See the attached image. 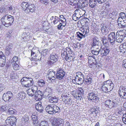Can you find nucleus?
I'll return each instance as SVG.
<instances>
[{
	"mask_svg": "<svg viewBox=\"0 0 126 126\" xmlns=\"http://www.w3.org/2000/svg\"><path fill=\"white\" fill-rule=\"evenodd\" d=\"M1 21L5 26L8 27L12 24L14 21V18L11 15L7 14L2 17Z\"/></svg>",
	"mask_w": 126,
	"mask_h": 126,
	"instance_id": "1",
	"label": "nucleus"
},
{
	"mask_svg": "<svg viewBox=\"0 0 126 126\" xmlns=\"http://www.w3.org/2000/svg\"><path fill=\"white\" fill-rule=\"evenodd\" d=\"M45 110L47 113L51 114H55L60 111V108L53 104L48 105L46 107Z\"/></svg>",
	"mask_w": 126,
	"mask_h": 126,
	"instance_id": "2",
	"label": "nucleus"
},
{
	"mask_svg": "<svg viewBox=\"0 0 126 126\" xmlns=\"http://www.w3.org/2000/svg\"><path fill=\"white\" fill-rule=\"evenodd\" d=\"M114 84L111 81L108 80L104 81L101 88L102 91L106 92L108 91H111L113 87Z\"/></svg>",
	"mask_w": 126,
	"mask_h": 126,
	"instance_id": "3",
	"label": "nucleus"
},
{
	"mask_svg": "<svg viewBox=\"0 0 126 126\" xmlns=\"http://www.w3.org/2000/svg\"><path fill=\"white\" fill-rule=\"evenodd\" d=\"M21 82L24 87L29 88L32 86L34 84L32 79L31 78L24 77L21 79Z\"/></svg>",
	"mask_w": 126,
	"mask_h": 126,
	"instance_id": "4",
	"label": "nucleus"
},
{
	"mask_svg": "<svg viewBox=\"0 0 126 126\" xmlns=\"http://www.w3.org/2000/svg\"><path fill=\"white\" fill-rule=\"evenodd\" d=\"M98 96V92L93 91L88 93L87 97L89 101L94 102L99 100V98Z\"/></svg>",
	"mask_w": 126,
	"mask_h": 126,
	"instance_id": "5",
	"label": "nucleus"
},
{
	"mask_svg": "<svg viewBox=\"0 0 126 126\" xmlns=\"http://www.w3.org/2000/svg\"><path fill=\"white\" fill-rule=\"evenodd\" d=\"M13 96L12 93L10 91H8L3 94L2 96V98L5 101L10 102L13 99Z\"/></svg>",
	"mask_w": 126,
	"mask_h": 126,
	"instance_id": "6",
	"label": "nucleus"
},
{
	"mask_svg": "<svg viewBox=\"0 0 126 126\" xmlns=\"http://www.w3.org/2000/svg\"><path fill=\"white\" fill-rule=\"evenodd\" d=\"M58 58V56L56 54L54 53H52L49 57L48 64L50 65L53 64L57 61Z\"/></svg>",
	"mask_w": 126,
	"mask_h": 126,
	"instance_id": "7",
	"label": "nucleus"
},
{
	"mask_svg": "<svg viewBox=\"0 0 126 126\" xmlns=\"http://www.w3.org/2000/svg\"><path fill=\"white\" fill-rule=\"evenodd\" d=\"M119 94L120 97L126 99V88L123 86H121L119 90Z\"/></svg>",
	"mask_w": 126,
	"mask_h": 126,
	"instance_id": "8",
	"label": "nucleus"
},
{
	"mask_svg": "<svg viewBox=\"0 0 126 126\" xmlns=\"http://www.w3.org/2000/svg\"><path fill=\"white\" fill-rule=\"evenodd\" d=\"M53 126H63L64 125V121L61 118H58L54 120L52 123Z\"/></svg>",
	"mask_w": 126,
	"mask_h": 126,
	"instance_id": "9",
	"label": "nucleus"
},
{
	"mask_svg": "<svg viewBox=\"0 0 126 126\" xmlns=\"http://www.w3.org/2000/svg\"><path fill=\"white\" fill-rule=\"evenodd\" d=\"M115 33L114 32L110 33L108 36V41L112 45L115 43Z\"/></svg>",
	"mask_w": 126,
	"mask_h": 126,
	"instance_id": "10",
	"label": "nucleus"
},
{
	"mask_svg": "<svg viewBox=\"0 0 126 126\" xmlns=\"http://www.w3.org/2000/svg\"><path fill=\"white\" fill-rule=\"evenodd\" d=\"M65 73L64 71L61 69H58L57 70L56 74V78L59 80L62 79L65 76Z\"/></svg>",
	"mask_w": 126,
	"mask_h": 126,
	"instance_id": "11",
	"label": "nucleus"
},
{
	"mask_svg": "<svg viewBox=\"0 0 126 126\" xmlns=\"http://www.w3.org/2000/svg\"><path fill=\"white\" fill-rule=\"evenodd\" d=\"M6 57L2 52L0 51V66L3 67L5 63Z\"/></svg>",
	"mask_w": 126,
	"mask_h": 126,
	"instance_id": "12",
	"label": "nucleus"
},
{
	"mask_svg": "<svg viewBox=\"0 0 126 126\" xmlns=\"http://www.w3.org/2000/svg\"><path fill=\"white\" fill-rule=\"evenodd\" d=\"M100 50V54L102 56H106L109 54L110 51L109 48L107 47H103Z\"/></svg>",
	"mask_w": 126,
	"mask_h": 126,
	"instance_id": "13",
	"label": "nucleus"
},
{
	"mask_svg": "<svg viewBox=\"0 0 126 126\" xmlns=\"http://www.w3.org/2000/svg\"><path fill=\"white\" fill-rule=\"evenodd\" d=\"M55 72L54 71H50L47 75L49 80L52 82V80L54 81L56 78V77L55 76Z\"/></svg>",
	"mask_w": 126,
	"mask_h": 126,
	"instance_id": "14",
	"label": "nucleus"
},
{
	"mask_svg": "<svg viewBox=\"0 0 126 126\" xmlns=\"http://www.w3.org/2000/svg\"><path fill=\"white\" fill-rule=\"evenodd\" d=\"M62 97L63 99L62 100L65 102L66 104L69 105L72 104L73 102L72 101L69 97L66 96H64V95H62Z\"/></svg>",
	"mask_w": 126,
	"mask_h": 126,
	"instance_id": "15",
	"label": "nucleus"
},
{
	"mask_svg": "<svg viewBox=\"0 0 126 126\" xmlns=\"http://www.w3.org/2000/svg\"><path fill=\"white\" fill-rule=\"evenodd\" d=\"M35 8L33 4H29L28 5L27 8L25 10V12L27 13H29L30 12L32 13L35 11Z\"/></svg>",
	"mask_w": 126,
	"mask_h": 126,
	"instance_id": "16",
	"label": "nucleus"
},
{
	"mask_svg": "<svg viewBox=\"0 0 126 126\" xmlns=\"http://www.w3.org/2000/svg\"><path fill=\"white\" fill-rule=\"evenodd\" d=\"M117 35L120 36L121 38L124 39L126 37V31L124 30H121L118 31L116 33Z\"/></svg>",
	"mask_w": 126,
	"mask_h": 126,
	"instance_id": "17",
	"label": "nucleus"
},
{
	"mask_svg": "<svg viewBox=\"0 0 126 126\" xmlns=\"http://www.w3.org/2000/svg\"><path fill=\"white\" fill-rule=\"evenodd\" d=\"M73 83L76 84L81 85L84 82V79L75 78L72 80Z\"/></svg>",
	"mask_w": 126,
	"mask_h": 126,
	"instance_id": "18",
	"label": "nucleus"
},
{
	"mask_svg": "<svg viewBox=\"0 0 126 126\" xmlns=\"http://www.w3.org/2000/svg\"><path fill=\"white\" fill-rule=\"evenodd\" d=\"M42 103L39 101L35 104V108L38 111L41 112L43 111V107L41 105Z\"/></svg>",
	"mask_w": 126,
	"mask_h": 126,
	"instance_id": "19",
	"label": "nucleus"
},
{
	"mask_svg": "<svg viewBox=\"0 0 126 126\" xmlns=\"http://www.w3.org/2000/svg\"><path fill=\"white\" fill-rule=\"evenodd\" d=\"M12 44H9V45L6 46L5 49V52L8 55L11 54L12 49Z\"/></svg>",
	"mask_w": 126,
	"mask_h": 126,
	"instance_id": "20",
	"label": "nucleus"
},
{
	"mask_svg": "<svg viewBox=\"0 0 126 126\" xmlns=\"http://www.w3.org/2000/svg\"><path fill=\"white\" fill-rule=\"evenodd\" d=\"M49 102L51 103H57L58 101V99L55 96H49L48 98Z\"/></svg>",
	"mask_w": 126,
	"mask_h": 126,
	"instance_id": "21",
	"label": "nucleus"
},
{
	"mask_svg": "<svg viewBox=\"0 0 126 126\" xmlns=\"http://www.w3.org/2000/svg\"><path fill=\"white\" fill-rule=\"evenodd\" d=\"M124 19L121 20L120 22H118V26L119 27L123 28L126 27V18Z\"/></svg>",
	"mask_w": 126,
	"mask_h": 126,
	"instance_id": "22",
	"label": "nucleus"
},
{
	"mask_svg": "<svg viewBox=\"0 0 126 126\" xmlns=\"http://www.w3.org/2000/svg\"><path fill=\"white\" fill-rule=\"evenodd\" d=\"M97 0H89V4L91 8L94 7L97 4Z\"/></svg>",
	"mask_w": 126,
	"mask_h": 126,
	"instance_id": "23",
	"label": "nucleus"
},
{
	"mask_svg": "<svg viewBox=\"0 0 126 126\" xmlns=\"http://www.w3.org/2000/svg\"><path fill=\"white\" fill-rule=\"evenodd\" d=\"M102 48L101 46L97 45L94 46H92L91 48V50H101Z\"/></svg>",
	"mask_w": 126,
	"mask_h": 126,
	"instance_id": "24",
	"label": "nucleus"
},
{
	"mask_svg": "<svg viewBox=\"0 0 126 126\" xmlns=\"http://www.w3.org/2000/svg\"><path fill=\"white\" fill-rule=\"evenodd\" d=\"M99 41L98 40L97 38L96 37H94L93 40V43L92 46L99 45Z\"/></svg>",
	"mask_w": 126,
	"mask_h": 126,
	"instance_id": "25",
	"label": "nucleus"
},
{
	"mask_svg": "<svg viewBox=\"0 0 126 126\" xmlns=\"http://www.w3.org/2000/svg\"><path fill=\"white\" fill-rule=\"evenodd\" d=\"M33 57H34V58H33V59H35V60L36 61H40L41 60V54L40 53H38L37 54H35L34 56H33Z\"/></svg>",
	"mask_w": 126,
	"mask_h": 126,
	"instance_id": "26",
	"label": "nucleus"
},
{
	"mask_svg": "<svg viewBox=\"0 0 126 126\" xmlns=\"http://www.w3.org/2000/svg\"><path fill=\"white\" fill-rule=\"evenodd\" d=\"M26 94L24 93L21 92L18 93L17 95V97H19V99H24L25 98L26 96Z\"/></svg>",
	"mask_w": 126,
	"mask_h": 126,
	"instance_id": "27",
	"label": "nucleus"
},
{
	"mask_svg": "<svg viewBox=\"0 0 126 126\" xmlns=\"http://www.w3.org/2000/svg\"><path fill=\"white\" fill-rule=\"evenodd\" d=\"M85 33V34H83L82 33L79 32H77L76 33V35L77 37L78 38H79L80 39H81L83 38H85V35L86 33H87V32H84Z\"/></svg>",
	"mask_w": 126,
	"mask_h": 126,
	"instance_id": "28",
	"label": "nucleus"
},
{
	"mask_svg": "<svg viewBox=\"0 0 126 126\" xmlns=\"http://www.w3.org/2000/svg\"><path fill=\"white\" fill-rule=\"evenodd\" d=\"M16 110L13 108H10L8 110L7 114L9 115H13L16 113Z\"/></svg>",
	"mask_w": 126,
	"mask_h": 126,
	"instance_id": "29",
	"label": "nucleus"
},
{
	"mask_svg": "<svg viewBox=\"0 0 126 126\" xmlns=\"http://www.w3.org/2000/svg\"><path fill=\"white\" fill-rule=\"evenodd\" d=\"M15 119V117H12L11 118H8V119L6 120V124L9 125H11V121L13 120L14 121Z\"/></svg>",
	"mask_w": 126,
	"mask_h": 126,
	"instance_id": "30",
	"label": "nucleus"
},
{
	"mask_svg": "<svg viewBox=\"0 0 126 126\" xmlns=\"http://www.w3.org/2000/svg\"><path fill=\"white\" fill-rule=\"evenodd\" d=\"M20 59L17 56H15L13 58L11 63H19Z\"/></svg>",
	"mask_w": 126,
	"mask_h": 126,
	"instance_id": "31",
	"label": "nucleus"
},
{
	"mask_svg": "<svg viewBox=\"0 0 126 126\" xmlns=\"http://www.w3.org/2000/svg\"><path fill=\"white\" fill-rule=\"evenodd\" d=\"M75 78L84 79V75L81 72H78L76 73Z\"/></svg>",
	"mask_w": 126,
	"mask_h": 126,
	"instance_id": "32",
	"label": "nucleus"
},
{
	"mask_svg": "<svg viewBox=\"0 0 126 126\" xmlns=\"http://www.w3.org/2000/svg\"><path fill=\"white\" fill-rule=\"evenodd\" d=\"M35 97V100L37 101H40L42 99V96L41 94H40L38 93V92L34 95Z\"/></svg>",
	"mask_w": 126,
	"mask_h": 126,
	"instance_id": "33",
	"label": "nucleus"
},
{
	"mask_svg": "<svg viewBox=\"0 0 126 126\" xmlns=\"http://www.w3.org/2000/svg\"><path fill=\"white\" fill-rule=\"evenodd\" d=\"M12 64L13 68L15 70H17L20 68V66L18 65L19 63H12Z\"/></svg>",
	"mask_w": 126,
	"mask_h": 126,
	"instance_id": "34",
	"label": "nucleus"
},
{
	"mask_svg": "<svg viewBox=\"0 0 126 126\" xmlns=\"http://www.w3.org/2000/svg\"><path fill=\"white\" fill-rule=\"evenodd\" d=\"M66 24V22H65L64 25H63L64 23L62 24L61 23H59V24L57 26V29L59 30L63 29V28L65 26Z\"/></svg>",
	"mask_w": 126,
	"mask_h": 126,
	"instance_id": "35",
	"label": "nucleus"
},
{
	"mask_svg": "<svg viewBox=\"0 0 126 126\" xmlns=\"http://www.w3.org/2000/svg\"><path fill=\"white\" fill-rule=\"evenodd\" d=\"M28 5V3H27L23 2L21 4V6L23 9H24V10H25L27 9V8Z\"/></svg>",
	"mask_w": 126,
	"mask_h": 126,
	"instance_id": "36",
	"label": "nucleus"
},
{
	"mask_svg": "<svg viewBox=\"0 0 126 126\" xmlns=\"http://www.w3.org/2000/svg\"><path fill=\"white\" fill-rule=\"evenodd\" d=\"M31 90L32 91L33 94H34V95L35 94H36L38 92H37V88L36 86H33L32 87V88L31 89Z\"/></svg>",
	"mask_w": 126,
	"mask_h": 126,
	"instance_id": "37",
	"label": "nucleus"
},
{
	"mask_svg": "<svg viewBox=\"0 0 126 126\" xmlns=\"http://www.w3.org/2000/svg\"><path fill=\"white\" fill-rule=\"evenodd\" d=\"M67 50L66 49H64L63 51L62 50V52L61 56L63 58H65L66 57L67 55V52L66 51Z\"/></svg>",
	"mask_w": 126,
	"mask_h": 126,
	"instance_id": "38",
	"label": "nucleus"
},
{
	"mask_svg": "<svg viewBox=\"0 0 126 126\" xmlns=\"http://www.w3.org/2000/svg\"><path fill=\"white\" fill-rule=\"evenodd\" d=\"M105 103V106L108 107L110 105L111 106L112 104V103H113V102L110 100H108L106 101Z\"/></svg>",
	"mask_w": 126,
	"mask_h": 126,
	"instance_id": "39",
	"label": "nucleus"
},
{
	"mask_svg": "<svg viewBox=\"0 0 126 126\" xmlns=\"http://www.w3.org/2000/svg\"><path fill=\"white\" fill-rule=\"evenodd\" d=\"M30 35V33L29 32L27 33L23 32L21 36V37L23 39H24V40H25L26 39V38L28 36H29Z\"/></svg>",
	"mask_w": 126,
	"mask_h": 126,
	"instance_id": "40",
	"label": "nucleus"
},
{
	"mask_svg": "<svg viewBox=\"0 0 126 126\" xmlns=\"http://www.w3.org/2000/svg\"><path fill=\"white\" fill-rule=\"evenodd\" d=\"M81 4V7H87L88 4V2L87 0H82Z\"/></svg>",
	"mask_w": 126,
	"mask_h": 126,
	"instance_id": "41",
	"label": "nucleus"
},
{
	"mask_svg": "<svg viewBox=\"0 0 126 126\" xmlns=\"http://www.w3.org/2000/svg\"><path fill=\"white\" fill-rule=\"evenodd\" d=\"M118 35H116V38H115V41L118 43H121L124 40L123 38H121L120 36H118Z\"/></svg>",
	"mask_w": 126,
	"mask_h": 126,
	"instance_id": "42",
	"label": "nucleus"
},
{
	"mask_svg": "<svg viewBox=\"0 0 126 126\" xmlns=\"http://www.w3.org/2000/svg\"><path fill=\"white\" fill-rule=\"evenodd\" d=\"M92 79L90 77H89V78H87V79H84V81L85 82L84 83H85V84H89L91 83V82Z\"/></svg>",
	"mask_w": 126,
	"mask_h": 126,
	"instance_id": "43",
	"label": "nucleus"
},
{
	"mask_svg": "<svg viewBox=\"0 0 126 126\" xmlns=\"http://www.w3.org/2000/svg\"><path fill=\"white\" fill-rule=\"evenodd\" d=\"M123 44L119 46V49L120 52L125 53L126 52V51L125 50V48L124 47Z\"/></svg>",
	"mask_w": 126,
	"mask_h": 126,
	"instance_id": "44",
	"label": "nucleus"
},
{
	"mask_svg": "<svg viewBox=\"0 0 126 126\" xmlns=\"http://www.w3.org/2000/svg\"><path fill=\"white\" fill-rule=\"evenodd\" d=\"M48 122L45 121H42L40 123V126H48Z\"/></svg>",
	"mask_w": 126,
	"mask_h": 126,
	"instance_id": "45",
	"label": "nucleus"
},
{
	"mask_svg": "<svg viewBox=\"0 0 126 126\" xmlns=\"http://www.w3.org/2000/svg\"><path fill=\"white\" fill-rule=\"evenodd\" d=\"M48 51L47 49H45L42 51L41 55H43L44 56H46L47 55L48 53Z\"/></svg>",
	"mask_w": 126,
	"mask_h": 126,
	"instance_id": "46",
	"label": "nucleus"
},
{
	"mask_svg": "<svg viewBox=\"0 0 126 126\" xmlns=\"http://www.w3.org/2000/svg\"><path fill=\"white\" fill-rule=\"evenodd\" d=\"M74 97L75 98L79 100H81V99H83L80 94H76V95L74 96Z\"/></svg>",
	"mask_w": 126,
	"mask_h": 126,
	"instance_id": "47",
	"label": "nucleus"
},
{
	"mask_svg": "<svg viewBox=\"0 0 126 126\" xmlns=\"http://www.w3.org/2000/svg\"><path fill=\"white\" fill-rule=\"evenodd\" d=\"M38 83L39 85L41 86H43L45 85V82L43 79H40L38 82Z\"/></svg>",
	"mask_w": 126,
	"mask_h": 126,
	"instance_id": "48",
	"label": "nucleus"
},
{
	"mask_svg": "<svg viewBox=\"0 0 126 126\" xmlns=\"http://www.w3.org/2000/svg\"><path fill=\"white\" fill-rule=\"evenodd\" d=\"M27 94L29 95L32 96L34 95V94H33L32 91L31 89L29 88L27 91Z\"/></svg>",
	"mask_w": 126,
	"mask_h": 126,
	"instance_id": "49",
	"label": "nucleus"
},
{
	"mask_svg": "<svg viewBox=\"0 0 126 126\" xmlns=\"http://www.w3.org/2000/svg\"><path fill=\"white\" fill-rule=\"evenodd\" d=\"M100 14L101 15L104 16L108 14V11L107 9H105L103 10V11H101Z\"/></svg>",
	"mask_w": 126,
	"mask_h": 126,
	"instance_id": "50",
	"label": "nucleus"
},
{
	"mask_svg": "<svg viewBox=\"0 0 126 126\" xmlns=\"http://www.w3.org/2000/svg\"><path fill=\"white\" fill-rule=\"evenodd\" d=\"M92 53L93 54L95 55H98L99 54L100 52V50H91Z\"/></svg>",
	"mask_w": 126,
	"mask_h": 126,
	"instance_id": "51",
	"label": "nucleus"
},
{
	"mask_svg": "<svg viewBox=\"0 0 126 126\" xmlns=\"http://www.w3.org/2000/svg\"><path fill=\"white\" fill-rule=\"evenodd\" d=\"M59 18L57 16H55L54 17V19L53 20V23L54 24H55L57 23L59 21Z\"/></svg>",
	"mask_w": 126,
	"mask_h": 126,
	"instance_id": "52",
	"label": "nucleus"
},
{
	"mask_svg": "<svg viewBox=\"0 0 126 126\" xmlns=\"http://www.w3.org/2000/svg\"><path fill=\"white\" fill-rule=\"evenodd\" d=\"M74 57H66L65 58V59L66 61H67L69 62H70L71 61L73 60L74 59Z\"/></svg>",
	"mask_w": 126,
	"mask_h": 126,
	"instance_id": "53",
	"label": "nucleus"
},
{
	"mask_svg": "<svg viewBox=\"0 0 126 126\" xmlns=\"http://www.w3.org/2000/svg\"><path fill=\"white\" fill-rule=\"evenodd\" d=\"M106 26H105L104 24H103V25H102V26L101 29L102 32H104L106 31Z\"/></svg>",
	"mask_w": 126,
	"mask_h": 126,
	"instance_id": "54",
	"label": "nucleus"
},
{
	"mask_svg": "<svg viewBox=\"0 0 126 126\" xmlns=\"http://www.w3.org/2000/svg\"><path fill=\"white\" fill-rule=\"evenodd\" d=\"M41 2L45 5H47L48 3V0H40Z\"/></svg>",
	"mask_w": 126,
	"mask_h": 126,
	"instance_id": "55",
	"label": "nucleus"
},
{
	"mask_svg": "<svg viewBox=\"0 0 126 126\" xmlns=\"http://www.w3.org/2000/svg\"><path fill=\"white\" fill-rule=\"evenodd\" d=\"M122 120L124 123L126 124V112L125 114H123Z\"/></svg>",
	"mask_w": 126,
	"mask_h": 126,
	"instance_id": "56",
	"label": "nucleus"
},
{
	"mask_svg": "<svg viewBox=\"0 0 126 126\" xmlns=\"http://www.w3.org/2000/svg\"><path fill=\"white\" fill-rule=\"evenodd\" d=\"M102 41L103 44L104 45H106L107 40L106 39L104 38H102Z\"/></svg>",
	"mask_w": 126,
	"mask_h": 126,
	"instance_id": "57",
	"label": "nucleus"
},
{
	"mask_svg": "<svg viewBox=\"0 0 126 126\" xmlns=\"http://www.w3.org/2000/svg\"><path fill=\"white\" fill-rule=\"evenodd\" d=\"M56 86V88L57 90H60L61 88L62 87V85L58 84L57 85V86Z\"/></svg>",
	"mask_w": 126,
	"mask_h": 126,
	"instance_id": "58",
	"label": "nucleus"
},
{
	"mask_svg": "<svg viewBox=\"0 0 126 126\" xmlns=\"http://www.w3.org/2000/svg\"><path fill=\"white\" fill-rule=\"evenodd\" d=\"M107 0H97V2L99 4H102L106 1Z\"/></svg>",
	"mask_w": 126,
	"mask_h": 126,
	"instance_id": "59",
	"label": "nucleus"
},
{
	"mask_svg": "<svg viewBox=\"0 0 126 126\" xmlns=\"http://www.w3.org/2000/svg\"><path fill=\"white\" fill-rule=\"evenodd\" d=\"M2 84L0 83V91H1L5 88Z\"/></svg>",
	"mask_w": 126,
	"mask_h": 126,
	"instance_id": "60",
	"label": "nucleus"
},
{
	"mask_svg": "<svg viewBox=\"0 0 126 126\" xmlns=\"http://www.w3.org/2000/svg\"><path fill=\"white\" fill-rule=\"evenodd\" d=\"M34 49H33L31 51V57H32V58H34L33 56H34V55L35 54V52L34 51Z\"/></svg>",
	"mask_w": 126,
	"mask_h": 126,
	"instance_id": "61",
	"label": "nucleus"
},
{
	"mask_svg": "<svg viewBox=\"0 0 126 126\" xmlns=\"http://www.w3.org/2000/svg\"><path fill=\"white\" fill-rule=\"evenodd\" d=\"M32 121H34L37 119V117L35 115H32Z\"/></svg>",
	"mask_w": 126,
	"mask_h": 126,
	"instance_id": "62",
	"label": "nucleus"
},
{
	"mask_svg": "<svg viewBox=\"0 0 126 126\" xmlns=\"http://www.w3.org/2000/svg\"><path fill=\"white\" fill-rule=\"evenodd\" d=\"M120 17H122L123 19L126 18V17L125 16V13H121L120 14Z\"/></svg>",
	"mask_w": 126,
	"mask_h": 126,
	"instance_id": "63",
	"label": "nucleus"
},
{
	"mask_svg": "<svg viewBox=\"0 0 126 126\" xmlns=\"http://www.w3.org/2000/svg\"><path fill=\"white\" fill-rule=\"evenodd\" d=\"M122 66L126 68V59L123 60Z\"/></svg>",
	"mask_w": 126,
	"mask_h": 126,
	"instance_id": "64",
	"label": "nucleus"
}]
</instances>
